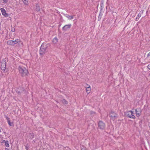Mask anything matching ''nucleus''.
Segmentation results:
<instances>
[{
    "label": "nucleus",
    "mask_w": 150,
    "mask_h": 150,
    "mask_svg": "<svg viewBox=\"0 0 150 150\" xmlns=\"http://www.w3.org/2000/svg\"><path fill=\"white\" fill-rule=\"evenodd\" d=\"M46 50L41 46L40 50V55H43L46 52Z\"/></svg>",
    "instance_id": "obj_7"
},
{
    "label": "nucleus",
    "mask_w": 150,
    "mask_h": 150,
    "mask_svg": "<svg viewBox=\"0 0 150 150\" xmlns=\"http://www.w3.org/2000/svg\"><path fill=\"white\" fill-rule=\"evenodd\" d=\"M1 132V129H0V133Z\"/></svg>",
    "instance_id": "obj_29"
},
{
    "label": "nucleus",
    "mask_w": 150,
    "mask_h": 150,
    "mask_svg": "<svg viewBox=\"0 0 150 150\" xmlns=\"http://www.w3.org/2000/svg\"><path fill=\"white\" fill-rule=\"evenodd\" d=\"M71 26V24H69L64 25L62 28V29L63 30L67 31L70 28Z\"/></svg>",
    "instance_id": "obj_5"
},
{
    "label": "nucleus",
    "mask_w": 150,
    "mask_h": 150,
    "mask_svg": "<svg viewBox=\"0 0 150 150\" xmlns=\"http://www.w3.org/2000/svg\"><path fill=\"white\" fill-rule=\"evenodd\" d=\"M18 70L20 74L22 76H26L28 73V70L23 66L19 65L18 67Z\"/></svg>",
    "instance_id": "obj_1"
},
{
    "label": "nucleus",
    "mask_w": 150,
    "mask_h": 150,
    "mask_svg": "<svg viewBox=\"0 0 150 150\" xmlns=\"http://www.w3.org/2000/svg\"><path fill=\"white\" fill-rule=\"evenodd\" d=\"M140 113H137V117H139V116L141 114H140Z\"/></svg>",
    "instance_id": "obj_23"
},
{
    "label": "nucleus",
    "mask_w": 150,
    "mask_h": 150,
    "mask_svg": "<svg viewBox=\"0 0 150 150\" xmlns=\"http://www.w3.org/2000/svg\"><path fill=\"white\" fill-rule=\"evenodd\" d=\"M100 14H99V16L98 17V19H99V18L100 17V18H101V17H100Z\"/></svg>",
    "instance_id": "obj_26"
},
{
    "label": "nucleus",
    "mask_w": 150,
    "mask_h": 150,
    "mask_svg": "<svg viewBox=\"0 0 150 150\" xmlns=\"http://www.w3.org/2000/svg\"><path fill=\"white\" fill-rule=\"evenodd\" d=\"M11 31H12V32H14L15 31V29H14L13 30H12Z\"/></svg>",
    "instance_id": "obj_25"
},
{
    "label": "nucleus",
    "mask_w": 150,
    "mask_h": 150,
    "mask_svg": "<svg viewBox=\"0 0 150 150\" xmlns=\"http://www.w3.org/2000/svg\"><path fill=\"white\" fill-rule=\"evenodd\" d=\"M0 10L2 13V14L5 17H7L8 16V14L6 13V10L3 8H1Z\"/></svg>",
    "instance_id": "obj_6"
},
{
    "label": "nucleus",
    "mask_w": 150,
    "mask_h": 150,
    "mask_svg": "<svg viewBox=\"0 0 150 150\" xmlns=\"http://www.w3.org/2000/svg\"><path fill=\"white\" fill-rule=\"evenodd\" d=\"M66 17H67L69 20H71L74 17L72 16H70L68 15H67L66 16Z\"/></svg>",
    "instance_id": "obj_14"
},
{
    "label": "nucleus",
    "mask_w": 150,
    "mask_h": 150,
    "mask_svg": "<svg viewBox=\"0 0 150 150\" xmlns=\"http://www.w3.org/2000/svg\"><path fill=\"white\" fill-rule=\"evenodd\" d=\"M62 102L64 104L67 105L68 103V102L65 99H63L62 100Z\"/></svg>",
    "instance_id": "obj_16"
},
{
    "label": "nucleus",
    "mask_w": 150,
    "mask_h": 150,
    "mask_svg": "<svg viewBox=\"0 0 150 150\" xmlns=\"http://www.w3.org/2000/svg\"><path fill=\"white\" fill-rule=\"evenodd\" d=\"M136 113H128L127 116L130 118L134 119L135 118V116L134 114Z\"/></svg>",
    "instance_id": "obj_8"
},
{
    "label": "nucleus",
    "mask_w": 150,
    "mask_h": 150,
    "mask_svg": "<svg viewBox=\"0 0 150 150\" xmlns=\"http://www.w3.org/2000/svg\"><path fill=\"white\" fill-rule=\"evenodd\" d=\"M146 59H148L149 61H150V52H149L147 55Z\"/></svg>",
    "instance_id": "obj_18"
},
{
    "label": "nucleus",
    "mask_w": 150,
    "mask_h": 150,
    "mask_svg": "<svg viewBox=\"0 0 150 150\" xmlns=\"http://www.w3.org/2000/svg\"><path fill=\"white\" fill-rule=\"evenodd\" d=\"M36 11H40V7L38 4H36Z\"/></svg>",
    "instance_id": "obj_17"
},
{
    "label": "nucleus",
    "mask_w": 150,
    "mask_h": 150,
    "mask_svg": "<svg viewBox=\"0 0 150 150\" xmlns=\"http://www.w3.org/2000/svg\"><path fill=\"white\" fill-rule=\"evenodd\" d=\"M23 2L24 4H25L27 5L28 4V2L27 0H23Z\"/></svg>",
    "instance_id": "obj_20"
},
{
    "label": "nucleus",
    "mask_w": 150,
    "mask_h": 150,
    "mask_svg": "<svg viewBox=\"0 0 150 150\" xmlns=\"http://www.w3.org/2000/svg\"><path fill=\"white\" fill-rule=\"evenodd\" d=\"M13 41L14 42V43H15V45L20 42L19 40L18 39H16L15 40H13Z\"/></svg>",
    "instance_id": "obj_19"
},
{
    "label": "nucleus",
    "mask_w": 150,
    "mask_h": 150,
    "mask_svg": "<svg viewBox=\"0 0 150 150\" xmlns=\"http://www.w3.org/2000/svg\"><path fill=\"white\" fill-rule=\"evenodd\" d=\"M13 40H10L7 41V43L8 45H15Z\"/></svg>",
    "instance_id": "obj_11"
},
{
    "label": "nucleus",
    "mask_w": 150,
    "mask_h": 150,
    "mask_svg": "<svg viewBox=\"0 0 150 150\" xmlns=\"http://www.w3.org/2000/svg\"><path fill=\"white\" fill-rule=\"evenodd\" d=\"M3 142L5 143V146L7 147H9V145L8 144V141L3 140Z\"/></svg>",
    "instance_id": "obj_13"
},
{
    "label": "nucleus",
    "mask_w": 150,
    "mask_h": 150,
    "mask_svg": "<svg viewBox=\"0 0 150 150\" xmlns=\"http://www.w3.org/2000/svg\"><path fill=\"white\" fill-rule=\"evenodd\" d=\"M141 16V13H139L138 15L136 17V21H137L139 19V18Z\"/></svg>",
    "instance_id": "obj_15"
},
{
    "label": "nucleus",
    "mask_w": 150,
    "mask_h": 150,
    "mask_svg": "<svg viewBox=\"0 0 150 150\" xmlns=\"http://www.w3.org/2000/svg\"><path fill=\"white\" fill-rule=\"evenodd\" d=\"M148 69L150 70V63L147 66Z\"/></svg>",
    "instance_id": "obj_22"
},
{
    "label": "nucleus",
    "mask_w": 150,
    "mask_h": 150,
    "mask_svg": "<svg viewBox=\"0 0 150 150\" xmlns=\"http://www.w3.org/2000/svg\"><path fill=\"white\" fill-rule=\"evenodd\" d=\"M5 150H9L8 149H7V148H6L5 149Z\"/></svg>",
    "instance_id": "obj_28"
},
{
    "label": "nucleus",
    "mask_w": 150,
    "mask_h": 150,
    "mask_svg": "<svg viewBox=\"0 0 150 150\" xmlns=\"http://www.w3.org/2000/svg\"><path fill=\"white\" fill-rule=\"evenodd\" d=\"M105 127V124L102 121H99L98 124V127L101 129H104Z\"/></svg>",
    "instance_id": "obj_3"
},
{
    "label": "nucleus",
    "mask_w": 150,
    "mask_h": 150,
    "mask_svg": "<svg viewBox=\"0 0 150 150\" xmlns=\"http://www.w3.org/2000/svg\"><path fill=\"white\" fill-rule=\"evenodd\" d=\"M130 112H131V113L133 112H132V111H130Z\"/></svg>",
    "instance_id": "obj_30"
},
{
    "label": "nucleus",
    "mask_w": 150,
    "mask_h": 150,
    "mask_svg": "<svg viewBox=\"0 0 150 150\" xmlns=\"http://www.w3.org/2000/svg\"><path fill=\"white\" fill-rule=\"evenodd\" d=\"M21 42V44L22 45H23V43L22 42Z\"/></svg>",
    "instance_id": "obj_27"
},
{
    "label": "nucleus",
    "mask_w": 150,
    "mask_h": 150,
    "mask_svg": "<svg viewBox=\"0 0 150 150\" xmlns=\"http://www.w3.org/2000/svg\"><path fill=\"white\" fill-rule=\"evenodd\" d=\"M58 42V39L57 37H55L53 39L52 42L54 44H57Z\"/></svg>",
    "instance_id": "obj_12"
},
{
    "label": "nucleus",
    "mask_w": 150,
    "mask_h": 150,
    "mask_svg": "<svg viewBox=\"0 0 150 150\" xmlns=\"http://www.w3.org/2000/svg\"><path fill=\"white\" fill-rule=\"evenodd\" d=\"M50 44H42L41 46L43 49L46 50L49 48L50 47Z\"/></svg>",
    "instance_id": "obj_4"
},
{
    "label": "nucleus",
    "mask_w": 150,
    "mask_h": 150,
    "mask_svg": "<svg viewBox=\"0 0 150 150\" xmlns=\"http://www.w3.org/2000/svg\"><path fill=\"white\" fill-rule=\"evenodd\" d=\"M6 62L5 60H2L0 65V67L1 69L3 71H5L6 68Z\"/></svg>",
    "instance_id": "obj_2"
},
{
    "label": "nucleus",
    "mask_w": 150,
    "mask_h": 150,
    "mask_svg": "<svg viewBox=\"0 0 150 150\" xmlns=\"http://www.w3.org/2000/svg\"><path fill=\"white\" fill-rule=\"evenodd\" d=\"M6 119L7 120V122L8 124L10 126H14L13 122H11L9 118L7 117H6Z\"/></svg>",
    "instance_id": "obj_10"
},
{
    "label": "nucleus",
    "mask_w": 150,
    "mask_h": 150,
    "mask_svg": "<svg viewBox=\"0 0 150 150\" xmlns=\"http://www.w3.org/2000/svg\"><path fill=\"white\" fill-rule=\"evenodd\" d=\"M86 84L88 86L86 88V93L88 94L90 93L91 91V87L90 85H88L87 84Z\"/></svg>",
    "instance_id": "obj_9"
},
{
    "label": "nucleus",
    "mask_w": 150,
    "mask_h": 150,
    "mask_svg": "<svg viewBox=\"0 0 150 150\" xmlns=\"http://www.w3.org/2000/svg\"><path fill=\"white\" fill-rule=\"evenodd\" d=\"M81 150H86V148H85V147H84V148H82L81 149Z\"/></svg>",
    "instance_id": "obj_24"
},
{
    "label": "nucleus",
    "mask_w": 150,
    "mask_h": 150,
    "mask_svg": "<svg viewBox=\"0 0 150 150\" xmlns=\"http://www.w3.org/2000/svg\"><path fill=\"white\" fill-rule=\"evenodd\" d=\"M135 111H136V112H137V110H135Z\"/></svg>",
    "instance_id": "obj_31"
},
{
    "label": "nucleus",
    "mask_w": 150,
    "mask_h": 150,
    "mask_svg": "<svg viewBox=\"0 0 150 150\" xmlns=\"http://www.w3.org/2000/svg\"><path fill=\"white\" fill-rule=\"evenodd\" d=\"M3 2L2 3H6L8 1V0H2Z\"/></svg>",
    "instance_id": "obj_21"
}]
</instances>
